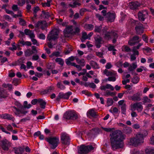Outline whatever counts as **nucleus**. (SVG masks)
Wrapping results in <instances>:
<instances>
[{"instance_id":"obj_28","label":"nucleus","mask_w":154,"mask_h":154,"mask_svg":"<svg viewBox=\"0 0 154 154\" xmlns=\"http://www.w3.org/2000/svg\"><path fill=\"white\" fill-rule=\"evenodd\" d=\"M131 99L133 101H140L141 99L139 96V94L138 93L134 94L131 97Z\"/></svg>"},{"instance_id":"obj_55","label":"nucleus","mask_w":154,"mask_h":154,"mask_svg":"<svg viewBox=\"0 0 154 154\" xmlns=\"http://www.w3.org/2000/svg\"><path fill=\"white\" fill-rule=\"evenodd\" d=\"M43 22L42 21H39L35 24V27L36 28L40 27L41 25L42 24Z\"/></svg>"},{"instance_id":"obj_11","label":"nucleus","mask_w":154,"mask_h":154,"mask_svg":"<svg viewBox=\"0 0 154 154\" xmlns=\"http://www.w3.org/2000/svg\"><path fill=\"white\" fill-rule=\"evenodd\" d=\"M64 117L67 119L75 120L77 119L78 116L76 114L71 112H66Z\"/></svg>"},{"instance_id":"obj_25","label":"nucleus","mask_w":154,"mask_h":154,"mask_svg":"<svg viewBox=\"0 0 154 154\" xmlns=\"http://www.w3.org/2000/svg\"><path fill=\"white\" fill-rule=\"evenodd\" d=\"M135 29L137 33L139 34H141L143 33L144 28L142 25H141L135 27Z\"/></svg>"},{"instance_id":"obj_63","label":"nucleus","mask_w":154,"mask_h":154,"mask_svg":"<svg viewBox=\"0 0 154 154\" xmlns=\"http://www.w3.org/2000/svg\"><path fill=\"white\" fill-rule=\"evenodd\" d=\"M12 83L14 85L17 86L19 84L18 80L17 79H14Z\"/></svg>"},{"instance_id":"obj_16","label":"nucleus","mask_w":154,"mask_h":154,"mask_svg":"<svg viewBox=\"0 0 154 154\" xmlns=\"http://www.w3.org/2000/svg\"><path fill=\"white\" fill-rule=\"evenodd\" d=\"M116 14L114 12L111 13L109 12L107 13L106 17L108 21L112 22L114 21L115 18Z\"/></svg>"},{"instance_id":"obj_10","label":"nucleus","mask_w":154,"mask_h":154,"mask_svg":"<svg viewBox=\"0 0 154 154\" xmlns=\"http://www.w3.org/2000/svg\"><path fill=\"white\" fill-rule=\"evenodd\" d=\"M72 94V92L70 91H69L65 93L62 92H60L56 98V100L59 101L61 99L67 100L69 98L70 96Z\"/></svg>"},{"instance_id":"obj_7","label":"nucleus","mask_w":154,"mask_h":154,"mask_svg":"<svg viewBox=\"0 0 154 154\" xmlns=\"http://www.w3.org/2000/svg\"><path fill=\"white\" fill-rule=\"evenodd\" d=\"M108 27L107 26H105L102 29L103 34H104V38L107 40H109L112 38L113 37L112 33L116 32L112 31H108Z\"/></svg>"},{"instance_id":"obj_50","label":"nucleus","mask_w":154,"mask_h":154,"mask_svg":"<svg viewBox=\"0 0 154 154\" xmlns=\"http://www.w3.org/2000/svg\"><path fill=\"white\" fill-rule=\"evenodd\" d=\"M113 103V101L112 99L109 98L108 99L107 103V105L108 106L112 105Z\"/></svg>"},{"instance_id":"obj_23","label":"nucleus","mask_w":154,"mask_h":154,"mask_svg":"<svg viewBox=\"0 0 154 154\" xmlns=\"http://www.w3.org/2000/svg\"><path fill=\"white\" fill-rule=\"evenodd\" d=\"M104 74L107 76H117V73L114 71H109L107 69H105L104 71Z\"/></svg>"},{"instance_id":"obj_46","label":"nucleus","mask_w":154,"mask_h":154,"mask_svg":"<svg viewBox=\"0 0 154 154\" xmlns=\"http://www.w3.org/2000/svg\"><path fill=\"white\" fill-rule=\"evenodd\" d=\"M115 95V93L114 92H112L109 91H107L105 94V96H113Z\"/></svg>"},{"instance_id":"obj_4","label":"nucleus","mask_w":154,"mask_h":154,"mask_svg":"<svg viewBox=\"0 0 154 154\" xmlns=\"http://www.w3.org/2000/svg\"><path fill=\"white\" fill-rule=\"evenodd\" d=\"M144 134H138L135 137L131 139L130 140V145L136 146L138 144L142 143L143 142V137L147 134L146 131H144Z\"/></svg>"},{"instance_id":"obj_14","label":"nucleus","mask_w":154,"mask_h":154,"mask_svg":"<svg viewBox=\"0 0 154 154\" xmlns=\"http://www.w3.org/2000/svg\"><path fill=\"white\" fill-rule=\"evenodd\" d=\"M148 12L146 10L140 11L138 13L139 20L141 21H144L145 19L147 17Z\"/></svg>"},{"instance_id":"obj_30","label":"nucleus","mask_w":154,"mask_h":154,"mask_svg":"<svg viewBox=\"0 0 154 154\" xmlns=\"http://www.w3.org/2000/svg\"><path fill=\"white\" fill-rule=\"evenodd\" d=\"M38 103H39L40 105L41 108L44 109L45 108L46 103L42 99H38Z\"/></svg>"},{"instance_id":"obj_43","label":"nucleus","mask_w":154,"mask_h":154,"mask_svg":"<svg viewBox=\"0 0 154 154\" xmlns=\"http://www.w3.org/2000/svg\"><path fill=\"white\" fill-rule=\"evenodd\" d=\"M113 37L112 38H113L112 40V42L113 43H115L116 41V39L118 37V35L116 32H113L112 33Z\"/></svg>"},{"instance_id":"obj_24","label":"nucleus","mask_w":154,"mask_h":154,"mask_svg":"<svg viewBox=\"0 0 154 154\" xmlns=\"http://www.w3.org/2000/svg\"><path fill=\"white\" fill-rule=\"evenodd\" d=\"M75 60V57L73 56H71L70 57L68 58V59L66 60V63L68 65H75V63H71V61H73Z\"/></svg>"},{"instance_id":"obj_64","label":"nucleus","mask_w":154,"mask_h":154,"mask_svg":"<svg viewBox=\"0 0 154 154\" xmlns=\"http://www.w3.org/2000/svg\"><path fill=\"white\" fill-rule=\"evenodd\" d=\"M3 18L9 21H11L12 20L11 18L9 16L7 15H4L3 16Z\"/></svg>"},{"instance_id":"obj_58","label":"nucleus","mask_w":154,"mask_h":154,"mask_svg":"<svg viewBox=\"0 0 154 154\" xmlns=\"http://www.w3.org/2000/svg\"><path fill=\"white\" fill-rule=\"evenodd\" d=\"M96 16L100 21H102L104 19V17L99 14H96Z\"/></svg>"},{"instance_id":"obj_27","label":"nucleus","mask_w":154,"mask_h":154,"mask_svg":"<svg viewBox=\"0 0 154 154\" xmlns=\"http://www.w3.org/2000/svg\"><path fill=\"white\" fill-rule=\"evenodd\" d=\"M123 131L124 133L125 134H129L132 132L131 128L130 127L126 126L124 128Z\"/></svg>"},{"instance_id":"obj_47","label":"nucleus","mask_w":154,"mask_h":154,"mask_svg":"<svg viewBox=\"0 0 154 154\" xmlns=\"http://www.w3.org/2000/svg\"><path fill=\"white\" fill-rule=\"evenodd\" d=\"M139 81V79L137 76L133 77L132 79V82L134 84L137 83Z\"/></svg>"},{"instance_id":"obj_52","label":"nucleus","mask_w":154,"mask_h":154,"mask_svg":"<svg viewBox=\"0 0 154 154\" xmlns=\"http://www.w3.org/2000/svg\"><path fill=\"white\" fill-rule=\"evenodd\" d=\"M143 102L144 103H149L151 102V100L149 99L148 97H144L143 98Z\"/></svg>"},{"instance_id":"obj_26","label":"nucleus","mask_w":154,"mask_h":154,"mask_svg":"<svg viewBox=\"0 0 154 154\" xmlns=\"http://www.w3.org/2000/svg\"><path fill=\"white\" fill-rule=\"evenodd\" d=\"M139 5V3L138 2H131L129 3V5L131 8L132 9H136Z\"/></svg>"},{"instance_id":"obj_17","label":"nucleus","mask_w":154,"mask_h":154,"mask_svg":"<svg viewBox=\"0 0 154 154\" xmlns=\"http://www.w3.org/2000/svg\"><path fill=\"white\" fill-rule=\"evenodd\" d=\"M95 40V44L96 47L99 48L101 46L102 43V38L100 36L95 37L94 38Z\"/></svg>"},{"instance_id":"obj_2","label":"nucleus","mask_w":154,"mask_h":154,"mask_svg":"<svg viewBox=\"0 0 154 154\" xmlns=\"http://www.w3.org/2000/svg\"><path fill=\"white\" fill-rule=\"evenodd\" d=\"M58 30L56 29H53L48 34L47 39L49 41L48 43L49 48H51L53 46L57 44L56 40L58 38Z\"/></svg>"},{"instance_id":"obj_51","label":"nucleus","mask_w":154,"mask_h":154,"mask_svg":"<svg viewBox=\"0 0 154 154\" xmlns=\"http://www.w3.org/2000/svg\"><path fill=\"white\" fill-rule=\"evenodd\" d=\"M42 13L44 15L45 17L46 18H48L50 16V14L48 12L43 11Z\"/></svg>"},{"instance_id":"obj_34","label":"nucleus","mask_w":154,"mask_h":154,"mask_svg":"<svg viewBox=\"0 0 154 154\" xmlns=\"http://www.w3.org/2000/svg\"><path fill=\"white\" fill-rule=\"evenodd\" d=\"M90 64L92 67L94 69H98L100 68L98 64L96 62L93 61H91Z\"/></svg>"},{"instance_id":"obj_13","label":"nucleus","mask_w":154,"mask_h":154,"mask_svg":"<svg viewBox=\"0 0 154 154\" xmlns=\"http://www.w3.org/2000/svg\"><path fill=\"white\" fill-rule=\"evenodd\" d=\"M32 50H31L30 48L27 49L24 51L25 56L29 57L33 54H36L38 52L37 50L36 49V47L35 46H32Z\"/></svg>"},{"instance_id":"obj_44","label":"nucleus","mask_w":154,"mask_h":154,"mask_svg":"<svg viewBox=\"0 0 154 154\" xmlns=\"http://www.w3.org/2000/svg\"><path fill=\"white\" fill-rule=\"evenodd\" d=\"M122 51H124L128 52L131 51L130 48L128 47L126 45L122 46Z\"/></svg>"},{"instance_id":"obj_56","label":"nucleus","mask_w":154,"mask_h":154,"mask_svg":"<svg viewBox=\"0 0 154 154\" xmlns=\"http://www.w3.org/2000/svg\"><path fill=\"white\" fill-rule=\"evenodd\" d=\"M30 119V117L29 116H27L26 118H23L21 119L20 122H25L28 121H29Z\"/></svg>"},{"instance_id":"obj_59","label":"nucleus","mask_w":154,"mask_h":154,"mask_svg":"<svg viewBox=\"0 0 154 154\" xmlns=\"http://www.w3.org/2000/svg\"><path fill=\"white\" fill-rule=\"evenodd\" d=\"M101 128L105 131L108 132H111L114 129L113 128H106L102 127H101Z\"/></svg>"},{"instance_id":"obj_18","label":"nucleus","mask_w":154,"mask_h":154,"mask_svg":"<svg viewBox=\"0 0 154 154\" xmlns=\"http://www.w3.org/2000/svg\"><path fill=\"white\" fill-rule=\"evenodd\" d=\"M9 143V142L6 139L2 140L1 141V146L2 149L5 150H8Z\"/></svg>"},{"instance_id":"obj_22","label":"nucleus","mask_w":154,"mask_h":154,"mask_svg":"<svg viewBox=\"0 0 154 154\" xmlns=\"http://www.w3.org/2000/svg\"><path fill=\"white\" fill-rule=\"evenodd\" d=\"M24 146L14 148V152L17 154H22L24 151Z\"/></svg>"},{"instance_id":"obj_8","label":"nucleus","mask_w":154,"mask_h":154,"mask_svg":"<svg viewBox=\"0 0 154 154\" xmlns=\"http://www.w3.org/2000/svg\"><path fill=\"white\" fill-rule=\"evenodd\" d=\"M131 109L132 111L136 110L138 112H141L143 109L142 103L141 102H137L131 105Z\"/></svg>"},{"instance_id":"obj_21","label":"nucleus","mask_w":154,"mask_h":154,"mask_svg":"<svg viewBox=\"0 0 154 154\" xmlns=\"http://www.w3.org/2000/svg\"><path fill=\"white\" fill-rule=\"evenodd\" d=\"M25 34L28 35L30 38H35V36L34 32L31 30L26 29L24 31Z\"/></svg>"},{"instance_id":"obj_6","label":"nucleus","mask_w":154,"mask_h":154,"mask_svg":"<svg viewBox=\"0 0 154 154\" xmlns=\"http://www.w3.org/2000/svg\"><path fill=\"white\" fill-rule=\"evenodd\" d=\"M94 149V147L91 145H82L79 149L78 152L80 154H87Z\"/></svg>"},{"instance_id":"obj_29","label":"nucleus","mask_w":154,"mask_h":154,"mask_svg":"<svg viewBox=\"0 0 154 154\" xmlns=\"http://www.w3.org/2000/svg\"><path fill=\"white\" fill-rule=\"evenodd\" d=\"M87 115L94 117H95L97 116L96 112L93 109L89 110L87 112Z\"/></svg>"},{"instance_id":"obj_35","label":"nucleus","mask_w":154,"mask_h":154,"mask_svg":"<svg viewBox=\"0 0 154 154\" xmlns=\"http://www.w3.org/2000/svg\"><path fill=\"white\" fill-rule=\"evenodd\" d=\"M76 61L77 63L79 64L82 66H85V62L84 59L80 60L77 58L76 59Z\"/></svg>"},{"instance_id":"obj_15","label":"nucleus","mask_w":154,"mask_h":154,"mask_svg":"<svg viewBox=\"0 0 154 154\" xmlns=\"http://www.w3.org/2000/svg\"><path fill=\"white\" fill-rule=\"evenodd\" d=\"M139 37L137 36H134L131 39L128 41V44L131 46L134 45L136 43H137L141 41Z\"/></svg>"},{"instance_id":"obj_49","label":"nucleus","mask_w":154,"mask_h":154,"mask_svg":"<svg viewBox=\"0 0 154 154\" xmlns=\"http://www.w3.org/2000/svg\"><path fill=\"white\" fill-rule=\"evenodd\" d=\"M88 38L87 33L85 32H83L82 34V42H83V39L84 40L85 39H88Z\"/></svg>"},{"instance_id":"obj_3","label":"nucleus","mask_w":154,"mask_h":154,"mask_svg":"<svg viewBox=\"0 0 154 154\" xmlns=\"http://www.w3.org/2000/svg\"><path fill=\"white\" fill-rule=\"evenodd\" d=\"M19 106H20V109H17L14 106L12 107L11 108L12 110L14 112L16 116L20 117L22 116L21 114L25 115L27 113V111H24L23 108L29 109L32 106V105L30 104H28L27 101H25L24 102L23 106L19 104Z\"/></svg>"},{"instance_id":"obj_32","label":"nucleus","mask_w":154,"mask_h":154,"mask_svg":"<svg viewBox=\"0 0 154 154\" xmlns=\"http://www.w3.org/2000/svg\"><path fill=\"white\" fill-rule=\"evenodd\" d=\"M84 28L87 30L91 31L93 29L94 26L91 24H86L85 25Z\"/></svg>"},{"instance_id":"obj_5","label":"nucleus","mask_w":154,"mask_h":154,"mask_svg":"<svg viewBox=\"0 0 154 154\" xmlns=\"http://www.w3.org/2000/svg\"><path fill=\"white\" fill-rule=\"evenodd\" d=\"M46 141L51 145V148L55 149L58 146L59 143V139L58 137H54L46 138Z\"/></svg>"},{"instance_id":"obj_41","label":"nucleus","mask_w":154,"mask_h":154,"mask_svg":"<svg viewBox=\"0 0 154 154\" xmlns=\"http://www.w3.org/2000/svg\"><path fill=\"white\" fill-rule=\"evenodd\" d=\"M145 154H154V149L151 148L146 149L145 150Z\"/></svg>"},{"instance_id":"obj_19","label":"nucleus","mask_w":154,"mask_h":154,"mask_svg":"<svg viewBox=\"0 0 154 154\" xmlns=\"http://www.w3.org/2000/svg\"><path fill=\"white\" fill-rule=\"evenodd\" d=\"M0 117L4 119H7L12 120L13 121H14L15 119L11 115L7 113L2 114L0 115Z\"/></svg>"},{"instance_id":"obj_42","label":"nucleus","mask_w":154,"mask_h":154,"mask_svg":"<svg viewBox=\"0 0 154 154\" xmlns=\"http://www.w3.org/2000/svg\"><path fill=\"white\" fill-rule=\"evenodd\" d=\"M81 4L79 3V1L78 0H75L73 5H71V6L73 8H75L77 6H79Z\"/></svg>"},{"instance_id":"obj_62","label":"nucleus","mask_w":154,"mask_h":154,"mask_svg":"<svg viewBox=\"0 0 154 154\" xmlns=\"http://www.w3.org/2000/svg\"><path fill=\"white\" fill-rule=\"evenodd\" d=\"M6 96L4 93V91H0V97L5 98Z\"/></svg>"},{"instance_id":"obj_60","label":"nucleus","mask_w":154,"mask_h":154,"mask_svg":"<svg viewBox=\"0 0 154 154\" xmlns=\"http://www.w3.org/2000/svg\"><path fill=\"white\" fill-rule=\"evenodd\" d=\"M19 23L21 25L25 26L26 25V22L22 18H19Z\"/></svg>"},{"instance_id":"obj_45","label":"nucleus","mask_w":154,"mask_h":154,"mask_svg":"<svg viewBox=\"0 0 154 154\" xmlns=\"http://www.w3.org/2000/svg\"><path fill=\"white\" fill-rule=\"evenodd\" d=\"M108 49L109 51H116V50L115 48V46L110 44L108 45Z\"/></svg>"},{"instance_id":"obj_20","label":"nucleus","mask_w":154,"mask_h":154,"mask_svg":"<svg viewBox=\"0 0 154 154\" xmlns=\"http://www.w3.org/2000/svg\"><path fill=\"white\" fill-rule=\"evenodd\" d=\"M100 88L101 90L104 91L106 90V89H109L112 91L114 90V87L109 84H107L106 85H101L100 87Z\"/></svg>"},{"instance_id":"obj_31","label":"nucleus","mask_w":154,"mask_h":154,"mask_svg":"<svg viewBox=\"0 0 154 154\" xmlns=\"http://www.w3.org/2000/svg\"><path fill=\"white\" fill-rule=\"evenodd\" d=\"M143 50L144 51V53L147 55H150L152 52L151 49L147 47H146L144 48Z\"/></svg>"},{"instance_id":"obj_48","label":"nucleus","mask_w":154,"mask_h":154,"mask_svg":"<svg viewBox=\"0 0 154 154\" xmlns=\"http://www.w3.org/2000/svg\"><path fill=\"white\" fill-rule=\"evenodd\" d=\"M117 76H111L107 78V80L109 81L115 82L116 80V77Z\"/></svg>"},{"instance_id":"obj_37","label":"nucleus","mask_w":154,"mask_h":154,"mask_svg":"<svg viewBox=\"0 0 154 154\" xmlns=\"http://www.w3.org/2000/svg\"><path fill=\"white\" fill-rule=\"evenodd\" d=\"M49 56L50 57H52L54 56L57 57H61L62 56L61 55L60 52L55 51L53 52Z\"/></svg>"},{"instance_id":"obj_36","label":"nucleus","mask_w":154,"mask_h":154,"mask_svg":"<svg viewBox=\"0 0 154 154\" xmlns=\"http://www.w3.org/2000/svg\"><path fill=\"white\" fill-rule=\"evenodd\" d=\"M19 41L20 44L23 46L27 45L28 46H30L32 45V43L28 41L25 42L23 40H20Z\"/></svg>"},{"instance_id":"obj_61","label":"nucleus","mask_w":154,"mask_h":154,"mask_svg":"<svg viewBox=\"0 0 154 154\" xmlns=\"http://www.w3.org/2000/svg\"><path fill=\"white\" fill-rule=\"evenodd\" d=\"M30 38L33 44L34 45H36L37 46L38 45V44L37 40L34 38Z\"/></svg>"},{"instance_id":"obj_57","label":"nucleus","mask_w":154,"mask_h":154,"mask_svg":"<svg viewBox=\"0 0 154 154\" xmlns=\"http://www.w3.org/2000/svg\"><path fill=\"white\" fill-rule=\"evenodd\" d=\"M121 109L123 113L125 114L126 111V104H124L122 105L121 107Z\"/></svg>"},{"instance_id":"obj_33","label":"nucleus","mask_w":154,"mask_h":154,"mask_svg":"<svg viewBox=\"0 0 154 154\" xmlns=\"http://www.w3.org/2000/svg\"><path fill=\"white\" fill-rule=\"evenodd\" d=\"M94 31L95 32H99L101 34H103L102 26H96L95 27Z\"/></svg>"},{"instance_id":"obj_53","label":"nucleus","mask_w":154,"mask_h":154,"mask_svg":"<svg viewBox=\"0 0 154 154\" xmlns=\"http://www.w3.org/2000/svg\"><path fill=\"white\" fill-rule=\"evenodd\" d=\"M54 87L53 86H51L47 88H46L47 90V91L48 93H50L54 90Z\"/></svg>"},{"instance_id":"obj_54","label":"nucleus","mask_w":154,"mask_h":154,"mask_svg":"<svg viewBox=\"0 0 154 154\" xmlns=\"http://www.w3.org/2000/svg\"><path fill=\"white\" fill-rule=\"evenodd\" d=\"M12 47L9 48V49L13 51L16 50L17 49V47L15 45V43L14 42L12 44Z\"/></svg>"},{"instance_id":"obj_38","label":"nucleus","mask_w":154,"mask_h":154,"mask_svg":"<svg viewBox=\"0 0 154 154\" xmlns=\"http://www.w3.org/2000/svg\"><path fill=\"white\" fill-rule=\"evenodd\" d=\"M137 66L136 63H133L131 65L129 66L128 70L130 71H133L137 67Z\"/></svg>"},{"instance_id":"obj_40","label":"nucleus","mask_w":154,"mask_h":154,"mask_svg":"<svg viewBox=\"0 0 154 154\" xmlns=\"http://www.w3.org/2000/svg\"><path fill=\"white\" fill-rule=\"evenodd\" d=\"M57 87L61 90H63L66 88L65 87L61 82H58L57 84Z\"/></svg>"},{"instance_id":"obj_9","label":"nucleus","mask_w":154,"mask_h":154,"mask_svg":"<svg viewBox=\"0 0 154 154\" xmlns=\"http://www.w3.org/2000/svg\"><path fill=\"white\" fill-rule=\"evenodd\" d=\"M60 139L61 143L65 145H69L70 144V139L69 135L66 133L61 134Z\"/></svg>"},{"instance_id":"obj_39","label":"nucleus","mask_w":154,"mask_h":154,"mask_svg":"<svg viewBox=\"0 0 154 154\" xmlns=\"http://www.w3.org/2000/svg\"><path fill=\"white\" fill-rule=\"evenodd\" d=\"M55 61L61 66H63V65L64 61L61 58H57L55 59Z\"/></svg>"},{"instance_id":"obj_12","label":"nucleus","mask_w":154,"mask_h":154,"mask_svg":"<svg viewBox=\"0 0 154 154\" xmlns=\"http://www.w3.org/2000/svg\"><path fill=\"white\" fill-rule=\"evenodd\" d=\"M74 30L73 27L70 26L67 27L64 31V35L65 37H69L70 34H73Z\"/></svg>"},{"instance_id":"obj_1","label":"nucleus","mask_w":154,"mask_h":154,"mask_svg":"<svg viewBox=\"0 0 154 154\" xmlns=\"http://www.w3.org/2000/svg\"><path fill=\"white\" fill-rule=\"evenodd\" d=\"M125 138V135L120 131L114 132L110 138L111 146L113 150L122 148L123 146V141Z\"/></svg>"}]
</instances>
